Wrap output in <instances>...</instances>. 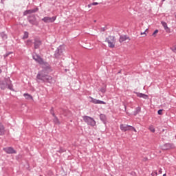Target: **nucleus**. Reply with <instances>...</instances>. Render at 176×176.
Masks as SVG:
<instances>
[{"label": "nucleus", "mask_w": 176, "mask_h": 176, "mask_svg": "<svg viewBox=\"0 0 176 176\" xmlns=\"http://www.w3.org/2000/svg\"><path fill=\"white\" fill-rule=\"evenodd\" d=\"M100 91H101V93H105V91H107V89L104 87H102L100 89Z\"/></svg>", "instance_id": "7c9ffc66"}, {"label": "nucleus", "mask_w": 176, "mask_h": 176, "mask_svg": "<svg viewBox=\"0 0 176 176\" xmlns=\"http://www.w3.org/2000/svg\"><path fill=\"white\" fill-rule=\"evenodd\" d=\"M137 97H140V98H144V100H148V96L146 94L142 93H136Z\"/></svg>", "instance_id": "dca6fc26"}, {"label": "nucleus", "mask_w": 176, "mask_h": 176, "mask_svg": "<svg viewBox=\"0 0 176 176\" xmlns=\"http://www.w3.org/2000/svg\"><path fill=\"white\" fill-rule=\"evenodd\" d=\"M54 58L56 60H60V58H63L64 57V54L63 53V48L61 47V45H60L55 51V53L54 54Z\"/></svg>", "instance_id": "20e7f679"}, {"label": "nucleus", "mask_w": 176, "mask_h": 176, "mask_svg": "<svg viewBox=\"0 0 176 176\" xmlns=\"http://www.w3.org/2000/svg\"><path fill=\"white\" fill-rule=\"evenodd\" d=\"M158 115H162L163 114V109H160L157 111Z\"/></svg>", "instance_id": "473e14b6"}, {"label": "nucleus", "mask_w": 176, "mask_h": 176, "mask_svg": "<svg viewBox=\"0 0 176 176\" xmlns=\"http://www.w3.org/2000/svg\"><path fill=\"white\" fill-rule=\"evenodd\" d=\"M146 31H148V29H146L143 33H141V35H144V36H146Z\"/></svg>", "instance_id": "72a5a7b5"}, {"label": "nucleus", "mask_w": 176, "mask_h": 176, "mask_svg": "<svg viewBox=\"0 0 176 176\" xmlns=\"http://www.w3.org/2000/svg\"><path fill=\"white\" fill-rule=\"evenodd\" d=\"M29 33L28 32H24V35L23 36V39H28Z\"/></svg>", "instance_id": "5701e85b"}, {"label": "nucleus", "mask_w": 176, "mask_h": 176, "mask_svg": "<svg viewBox=\"0 0 176 176\" xmlns=\"http://www.w3.org/2000/svg\"><path fill=\"white\" fill-rule=\"evenodd\" d=\"M170 50L173 52V53H176V45H174L173 47H170Z\"/></svg>", "instance_id": "bb28decb"}, {"label": "nucleus", "mask_w": 176, "mask_h": 176, "mask_svg": "<svg viewBox=\"0 0 176 176\" xmlns=\"http://www.w3.org/2000/svg\"><path fill=\"white\" fill-rule=\"evenodd\" d=\"M65 151H66L65 148H63L61 147L60 148V149L58 151L59 153H64Z\"/></svg>", "instance_id": "cd10ccee"}, {"label": "nucleus", "mask_w": 176, "mask_h": 176, "mask_svg": "<svg viewBox=\"0 0 176 176\" xmlns=\"http://www.w3.org/2000/svg\"><path fill=\"white\" fill-rule=\"evenodd\" d=\"M1 36L3 39H8V36L5 33H1Z\"/></svg>", "instance_id": "a878e982"}, {"label": "nucleus", "mask_w": 176, "mask_h": 176, "mask_svg": "<svg viewBox=\"0 0 176 176\" xmlns=\"http://www.w3.org/2000/svg\"><path fill=\"white\" fill-rule=\"evenodd\" d=\"M0 74H2V69H0Z\"/></svg>", "instance_id": "a19ab883"}, {"label": "nucleus", "mask_w": 176, "mask_h": 176, "mask_svg": "<svg viewBox=\"0 0 176 176\" xmlns=\"http://www.w3.org/2000/svg\"><path fill=\"white\" fill-rule=\"evenodd\" d=\"M174 148V144L170 143H166L162 146L164 151H168V149H173Z\"/></svg>", "instance_id": "9b49d317"}, {"label": "nucleus", "mask_w": 176, "mask_h": 176, "mask_svg": "<svg viewBox=\"0 0 176 176\" xmlns=\"http://www.w3.org/2000/svg\"><path fill=\"white\" fill-rule=\"evenodd\" d=\"M143 160H144V162H146L148 160V158L147 157H144Z\"/></svg>", "instance_id": "e433bc0d"}, {"label": "nucleus", "mask_w": 176, "mask_h": 176, "mask_svg": "<svg viewBox=\"0 0 176 176\" xmlns=\"http://www.w3.org/2000/svg\"><path fill=\"white\" fill-rule=\"evenodd\" d=\"M120 130H122V131H124V132L129 131V130H133L135 133H137V130H135V128H134V126H130V125H126L123 124H120Z\"/></svg>", "instance_id": "423d86ee"}, {"label": "nucleus", "mask_w": 176, "mask_h": 176, "mask_svg": "<svg viewBox=\"0 0 176 176\" xmlns=\"http://www.w3.org/2000/svg\"><path fill=\"white\" fill-rule=\"evenodd\" d=\"M164 1H166V0H162V2H164Z\"/></svg>", "instance_id": "49530a36"}, {"label": "nucleus", "mask_w": 176, "mask_h": 176, "mask_svg": "<svg viewBox=\"0 0 176 176\" xmlns=\"http://www.w3.org/2000/svg\"><path fill=\"white\" fill-rule=\"evenodd\" d=\"M28 20L30 24H32V25H35L36 23V17H35V15H29L28 16Z\"/></svg>", "instance_id": "1a4fd4ad"}, {"label": "nucleus", "mask_w": 176, "mask_h": 176, "mask_svg": "<svg viewBox=\"0 0 176 176\" xmlns=\"http://www.w3.org/2000/svg\"><path fill=\"white\" fill-rule=\"evenodd\" d=\"M96 21H97L95 20V21H94V23H96Z\"/></svg>", "instance_id": "de8ad7c7"}, {"label": "nucleus", "mask_w": 176, "mask_h": 176, "mask_svg": "<svg viewBox=\"0 0 176 176\" xmlns=\"http://www.w3.org/2000/svg\"><path fill=\"white\" fill-rule=\"evenodd\" d=\"M4 1H5V0H1V3L3 4Z\"/></svg>", "instance_id": "58836bf2"}, {"label": "nucleus", "mask_w": 176, "mask_h": 176, "mask_svg": "<svg viewBox=\"0 0 176 176\" xmlns=\"http://www.w3.org/2000/svg\"><path fill=\"white\" fill-rule=\"evenodd\" d=\"M100 119L102 120V122H105L107 120V117L104 114H100Z\"/></svg>", "instance_id": "6ab92c4d"}, {"label": "nucleus", "mask_w": 176, "mask_h": 176, "mask_svg": "<svg viewBox=\"0 0 176 176\" xmlns=\"http://www.w3.org/2000/svg\"><path fill=\"white\" fill-rule=\"evenodd\" d=\"M33 60H35L38 64H42L43 63V59L38 55H33Z\"/></svg>", "instance_id": "ddd939ff"}, {"label": "nucleus", "mask_w": 176, "mask_h": 176, "mask_svg": "<svg viewBox=\"0 0 176 176\" xmlns=\"http://www.w3.org/2000/svg\"><path fill=\"white\" fill-rule=\"evenodd\" d=\"M105 30H107L105 28H102V29H101V31H105Z\"/></svg>", "instance_id": "4c0bfd02"}, {"label": "nucleus", "mask_w": 176, "mask_h": 176, "mask_svg": "<svg viewBox=\"0 0 176 176\" xmlns=\"http://www.w3.org/2000/svg\"><path fill=\"white\" fill-rule=\"evenodd\" d=\"M162 168H160L159 170H158V174H162Z\"/></svg>", "instance_id": "c9c22d12"}, {"label": "nucleus", "mask_w": 176, "mask_h": 176, "mask_svg": "<svg viewBox=\"0 0 176 176\" xmlns=\"http://www.w3.org/2000/svg\"><path fill=\"white\" fill-rule=\"evenodd\" d=\"M83 120L88 124V126H91V127L96 126V120L91 117L85 116L83 117Z\"/></svg>", "instance_id": "39448f33"}, {"label": "nucleus", "mask_w": 176, "mask_h": 176, "mask_svg": "<svg viewBox=\"0 0 176 176\" xmlns=\"http://www.w3.org/2000/svg\"><path fill=\"white\" fill-rule=\"evenodd\" d=\"M91 5H93V6L98 5V2H94V3H91Z\"/></svg>", "instance_id": "f704fd0d"}, {"label": "nucleus", "mask_w": 176, "mask_h": 176, "mask_svg": "<svg viewBox=\"0 0 176 176\" xmlns=\"http://www.w3.org/2000/svg\"><path fill=\"white\" fill-rule=\"evenodd\" d=\"M91 102H93V104H107V102L100 100H97V99H94L93 98H91Z\"/></svg>", "instance_id": "2eb2a0df"}, {"label": "nucleus", "mask_w": 176, "mask_h": 176, "mask_svg": "<svg viewBox=\"0 0 176 176\" xmlns=\"http://www.w3.org/2000/svg\"><path fill=\"white\" fill-rule=\"evenodd\" d=\"M161 24L164 27V30H168V27L167 26V23L164 22V21H162Z\"/></svg>", "instance_id": "4be33fe9"}, {"label": "nucleus", "mask_w": 176, "mask_h": 176, "mask_svg": "<svg viewBox=\"0 0 176 176\" xmlns=\"http://www.w3.org/2000/svg\"><path fill=\"white\" fill-rule=\"evenodd\" d=\"M155 174H156V175H157V172H155Z\"/></svg>", "instance_id": "c03bdc74"}, {"label": "nucleus", "mask_w": 176, "mask_h": 176, "mask_svg": "<svg viewBox=\"0 0 176 176\" xmlns=\"http://www.w3.org/2000/svg\"><path fill=\"white\" fill-rule=\"evenodd\" d=\"M50 113H51V115H52L53 117L56 116V113H54V109L53 107H52L50 110Z\"/></svg>", "instance_id": "b1692460"}, {"label": "nucleus", "mask_w": 176, "mask_h": 176, "mask_svg": "<svg viewBox=\"0 0 176 176\" xmlns=\"http://www.w3.org/2000/svg\"><path fill=\"white\" fill-rule=\"evenodd\" d=\"M9 89L13 91V84H12V80H10V78H6L3 80H0V89L1 90H5V89Z\"/></svg>", "instance_id": "f03ea898"}, {"label": "nucleus", "mask_w": 176, "mask_h": 176, "mask_svg": "<svg viewBox=\"0 0 176 176\" xmlns=\"http://www.w3.org/2000/svg\"><path fill=\"white\" fill-rule=\"evenodd\" d=\"M163 176H166V173H164V174L163 175Z\"/></svg>", "instance_id": "a18cd8bd"}, {"label": "nucleus", "mask_w": 176, "mask_h": 176, "mask_svg": "<svg viewBox=\"0 0 176 176\" xmlns=\"http://www.w3.org/2000/svg\"><path fill=\"white\" fill-rule=\"evenodd\" d=\"M105 42H107L109 47L113 49L116 45V39L113 36H109L106 38Z\"/></svg>", "instance_id": "7ed1b4c3"}, {"label": "nucleus", "mask_w": 176, "mask_h": 176, "mask_svg": "<svg viewBox=\"0 0 176 176\" xmlns=\"http://www.w3.org/2000/svg\"><path fill=\"white\" fill-rule=\"evenodd\" d=\"M34 49H39V47L42 45V41L39 39H34Z\"/></svg>", "instance_id": "f8f14e48"}, {"label": "nucleus", "mask_w": 176, "mask_h": 176, "mask_svg": "<svg viewBox=\"0 0 176 176\" xmlns=\"http://www.w3.org/2000/svg\"><path fill=\"white\" fill-rule=\"evenodd\" d=\"M23 96L26 98V100H32V96L28 94H24Z\"/></svg>", "instance_id": "aec40b11"}, {"label": "nucleus", "mask_w": 176, "mask_h": 176, "mask_svg": "<svg viewBox=\"0 0 176 176\" xmlns=\"http://www.w3.org/2000/svg\"><path fill=\"white\" fill-rule=\"evenodd\" d=\"M3 151L8 155H13V153H17V151L13 148V147H6L3 148Z\"/></svg>", "instance_id": "0eeeda50"}, {"label": "nucleus", "mask_w": 176, "mask_h": 176, "mask_svg": "<svg viewBox=\"0 0 176 176\" xmlns=\"http://www.w3.org/2000/svg\"><path fill=\"white\" fill-rule=\"evenodd\" d=\"M53 118V122L54 123V124H60V120H58V118H57L56 116Z\"/></svg>", "instance_id": "a211bd4d"}, {"label": "nucleus", "mask_w": 176, "mask_h": 176, "mask_svg": "<svg viewBox=\"0 0 176 176\" xmlns=\"http://www.w3.org/2000/svg\"><path fill=\"white\" fill-rule=\"evenodd\" d=\"M92 4H89L88 5V8H90V6H91Z\"/></svg>", "instance_id": "ea45409f"}, {"label": "nucleus", "mask_w": 176, "mask_h": 176, "mask_svg": "<svg viewBox=\"0 0 176 176\" xmlns=\"http://www.w3.org/2000/svg\"><path fill=\"white\" fill-rule=\"evenodd\" d=\"M121 72H122V71H120V72H118V74H121Z\"/></svg>", "instance_id": "79ce46f5"}, {"label": "nucleus", "mask_w": 176, "mask_h": 176, "mask_svg": "<svg viewBox=\"0 0 176 176\" xmlns=\"http://www.w3.org/2000/svg\"><path fill=\"white\" fill-rule=\"evenodd\" d=\"M140 112H141V107H138L135 109V111L134 112V115H138V113H140Z\"/></svg>", "instance_id": "412c9836"}, {"label": "nucleus", "mask_w": 176, "mask_h": 176, "mask_svg": "<svg viewBox=\"0 0 176 176\" xmlns=\"http://www.w3.org/2000/svg\"><path fill=\"white\" fill-rule=\"evenodd\" d=\"M36 80L38 83H53V77L46 74V69L38 72Z\"/></svg>", "instance_id": "f257e3e1"}, {"label": "nucleus", "mask_w": 176, "mask_h": 176, "mask_svg": "<svg viewBox=\"0 0 176 176\" xmlns=\"http://www.w3.org/2000/svg\"><path fill=\"white\" fill-rule=\"evenodd\" d=\"M6 130L5 129V126L2 122H0V135H5Z\"/></svg>", "instance_id": "4468645a"}, {"label": "nucleus", "mask_w": 176, "mask_h": 176, "mask_svg": "<svg viewBox=\"0 0 176 176\" xmlns=\"http://www.w3.org/2000/svg\"><path fill=\"white\" fill-rule=\"evenodd\" d=\"M39 9L38 8L32 9V10H28L24 11L23 16H27V14H32V13H36Z\"/></svg>", "instance_id": "9d476101"}, {"label": "nucleus", "mask_w": 176, "mask_h": 176, "mask_svg": "<svg viewBox=\"0 0 176 176\" xmlns=\"http://www.w3.org/2000/svg\"><path fill=\"white\" fill-rule=\"evenodd\" d=\"M56 19H57L56 16H45L42 19V21H44V23H54V21H56Z\"/></svg>", "instance_id": "6e6552de"}, {"label": "nucleus", "mask_w": 176, "mask_h": 176, "mask_svg": "<svg viewBox=\"0 0 176 176\" xmlns=\"http://www.w3.org/2000/svg\"><path fill=\"white\" fill-rule=\"evenodd\" d=\"M157 32H159V30H155L154 31V32L153 33V36H156V34H157Z\"/></svg>", "instance_id": "2f4dec72"}, {"label": "nucleus", "mask_w": 176, "mask_h": 176, "mask_svg": "<svg viewBox=\"0 0 176 176\" xmlns=\"http://www.w3.org/2000/svg\"><path fill=\"white\" fill-rule=\"evenodd\" d=\"M13 52H8L6 54L3 55L4 58H6V57H8L10 54H12Z\"/></svg>", "instance_id": "c756f323"}, {"label": "nucleus", "mask_w": 176, "mask_h": 176, "mask_svg": "<svg viewBox=\"0 0 176 176\" xmlns=\"http://www.w3.org/2000/svg\"><path fill=\"white\" fill-rule=\"evenodd\" d=\"M148 130H150V131H151V133H155V127H153V126L151 125L148 127Z\"/></svg>", "instance_id": "393cba45"}, {"label": "nucleus", "mask_w": 176, "mask_h": 176, "mask_svg": "<svg viewBox=\"0 0 176 176\" xmlns=\"http://www.w3.org/2000/svg\"><path fill=\"white\" fill-rule=\"evenodd\" d=\"M32 44V41H31V40H28L27 41L28 46H31Z\"/></svg>", "instance_id": "c85d7f7f"}, {"label": "nucleus", "mask_w": 176, "mask_h": 176, "mask_svg": "<svg viewBox=\"0 0 176 176\" xmlns=\"http://www.w3.org/2000/svg\"><path fill=\"white\" fill-rule=\"evenodd\" d=\"M129 39V36H120V42L122 43V42H124V41H127Z\"/></svg>", "instance_id": "f3484780"}, {"label": "nucleus", "mask_w": 176, "mask_h": 176, "mask_svg": "<svg viewBox=\"0 0 176 176\" xmlns=\"http://www.w3.org/2000/svg\"><path fill=\"white\" fill-rule=\"evenodd\" d=\"M126 108H127V107L124 106L125 111H126Z\"/></svg>", "instance_id": "37998d69"}]
</instances>
